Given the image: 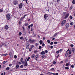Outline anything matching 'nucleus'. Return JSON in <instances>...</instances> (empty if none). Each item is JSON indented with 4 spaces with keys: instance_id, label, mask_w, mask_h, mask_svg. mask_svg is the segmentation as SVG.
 I'll list each match as a JSON object with an SVG mask.
<instances>
[{
    "instance_id": "nucleus-24",
    "label": "nucleus",
    "mask_w": 75,
    "mask_h": 75,
    "mask_svg": "<svg viewBox=\"0 0 75 75\" xmlns=\"http://www.w3.org/2000/svg\"><path fill=\"white\" fill-rule=\"evenodd\" d=\"M73 24H74V22H71V23H70V25H73Z\"/></svg>"
},
{
    "instance_id": "nucleus-46",
    "label": "nucleus",
    "mask_w": 75,
    "mask_h": 75,
    "mask_svg": "<svg viewBox=\"0 0 75 75\" xmlns=\"http://www.w3.org/2000/svg\"><path fill=\"white\" fill-rule=\"evenodd\" d=\"M14 58H15V59H16V58H17V56L16 55H15L14 56Z\"/></svg>"
},
{
    "instance_id": "nucleus-18",
    "label": "nucleus",
    "mask_w": 75,
    "mask_h": 75,
    "mask_svg": "<svg viewBox=\"0 0 75 75\" xmlns=\"http://www.w3.org/2000/svg\"><path fill=\"white\" fill-rule=\"evenodd\" d=\"M41 54L42 55H45V52H44V51H42L41 52Z\"/></svg>"
},
{
    "instance_id": "nucleus-20",
    "label": "nucleus",
    "mask_w": 75,
    "mask_h": 75,
    "mask_svg": "<svg viewBox=\"0 0 75 75\" xmlns=\"http://www.w3.org/2000/svg\"><path fill=\"white\" fill-rule=\"evenodd\" d=\"M28 45H30V44H29V42H27L26 43V46H28Z\"/></svg>"
},
{
    "instance_id": "nucleus-29",
    "label": "nucleus",
    "mask_w": 75,
    "mask_h": 75,
    "mask_svg": "<svg viewBox=\"0 0 75 75\" xmlns=\"http://www.w3.org/2000/svg\"><path fill=\"white\" fill-rule=\"evenodd\" d=\"M45 54H47V53H48V50H45Z\"/></svg>"
},
{
    "instance_id": "nucleus-26",
    "label": "nucleus",
    "mask_w": 75,
    "mask_h": 75,
    "mask_svg": "<svg viewBox=\"0 0 75 75\" xmlns=\"http://www.w3.org/2000/svg\"><path fill=\"white\" fill-rule=\"evenodd\" d=\"M3 11V10L2 9H0V13H2Z\"/></svg>"
},
{
    "instance_id": "nucleus-23",
    "label": "nucleus",
    "mask_w": 75,
    "mask_h": 75,
    "mask_svg": "<svg viewBox=\"0 0 75 75\" xmlns=\"http://www.w3.org/2000/svg\"><path fill=\"white\" fill-rule=\"evenodd\" d=\"M10 69V67H8L7 68H6V70L7 71H8Z\"/></svg>"
},
{
    "instance_id": "nucleus-9",
    "label": "nucleus",
    "mask_w": 75,
    "mask_h": 75,
    "mask_svg": "<svg viewBox=\"0 0 75 75\" xmlns=\"http://www.w3.org/2000/svg\"><path fill=\"white\" fill-rule=\"evenodd\" d=\"M23 58H21V62L22 63H23V64H24V63H25V62L23 61Z\"/></svg>"
},
{
    "instance_id": "nucleus-14",
    "label": "nucleus",
    "mask_w": 75,
    "mask_h": 75,
    "mask_svg": "<svg viewBox=\"0 0 75 75\" xmlns=\"http://www.w3.org/2000/svg\"><path fill=\"white\" fill-rule=\"evenodd\" d=\"M6 42H7L6 41L3 42L2 43V45H0V47H2V46H3V45H4V44H5Z\"/></svg>"
},
{
    "instance_id": "nucleus-58",
    "label": "nucleus",
    "mask_w": 75,
    "mask_h": 75,
    "mask_svg": "<svg viewBox=\"0 0 75 75\" xmlns=\"http://www.w3.org/2000/svg\"><path fill=\"white\" fill-rule=\"evenodd\" d=\"M23 30L24 31V30H25V28H24V27H23Z\"/></svg>"
},
{
    "instance_id": "nucleus-45",
    "label": "nucleus",
    "mask_w": 75,
    "mask_h": 75,
    "mask_svg": "<svg viewBox=\"0 0 75 75\" xmlns=\"http://www.w3.org/2000/svg\"><path fill=\"white\" fill-rule=\"evenodd\" d=\"M57 1L58 3H59V1H60V0H57Z\"/></svg>"
},
{
    "instance_id": "nucleus-28",
    "label": "nucleus",
    "mask_w": 75,
    "mask_h": 75,
    "mask_svg": "<svg viewBox=\"0 0 75 75\" xmlns=\"http://www.w3.org/2000/svg\"><path fill=\"white\" fill-rule=\"evenodd\" d=\"M22 34V33H21V32H19V34L18 35H19L20 36Z\"/></svg>"
},
{
    "instance_id": "nucleus-31",
    "label": "nucleus",
    "mask_w": 75,
    "mask_h": 75,
    "mask_svg": "<svg viewBox=\"0 0 75 75\" xmlns=\"http://www.w3.org/2000/svg\"><path fill=\"white\" fill-rule=\"evenodd\" d=\"M72 3L74 4H75V1L74 0H73L72 1Z\"/></svg>"
},
{
    "instance_id": "nucleus-48",
    "label": "nucleus",
    "mask_w": 75,
    "mask_h": 75,
    "mask_svg": "<svg viewBox=\"0 0 75 75\" xmlns=\"http://www.w3.org/2000/svg\"><path fill=\"white\" fill-rule=\"evenodd\" d=\"M18 67H19V66H16V69H17V68H18Z\"/></svg>"
},
{
    "instance_id": "nucleus-57",
    "label": "nucleus",
    "mask_w": 75,
    "mask_h": 75,
    "mask_svg": "<svg viewBox=\"0 0 75 75\" xmlns=\"http://www.w3.org/2000/svg\"><path fill=\"white\" fill-rule=\"evenodd\" d=\"M51 70H52V71H54V68H52Z\"/></svg>"
},
{
    "instance_id": "nucleus-15",
    "label": "nucleus",
    "mask_w": 75,
    "mask_h": 75,
    "mask_svg": "<svg viewBox=\"0 0 75 75\" xmlns=\"http://www.w3.org/2000/svg\"><path fill=\"white\" fill-rule=\"evenodd\" d=\"M21 64V62H17V64H17L16 65V66H19V65L18 64H19V65H20Z\"/></svg>"
},
{
    "instance_id": "nucleus-12",
    "label": "nucleus",
    "mask_w": 75,
    "mask_h": 75,
    "mask_svg": "<svg viewBox=\"0 0 75 75\" xmlns=\"http://www.w3.org/2000/svg\"><path fill=\"white\" fill-rule=\"evenodd\" d=\"M38 57H39L38 55H36L35 57V60H36V61H38Z\"/></svg>"
},
{
    "instance_id": "nucleus-38",
    "label": "nucleus",
    "mask_w": 75,
    "mask_h": 75,
    "mask_svg": "<svg viewBox=\"0 0 75 75\" xmlns=\"http://www.w3.org/2000/svg\"><path fill=\"white\" fill-rule=\"evenodd\" d=\"M66 14V12H64L63 13V16H65V15Z\"/></svg>"
},
{
    "instance_id": "nucleus-59",
    "label": "nucleus",
    "mask_w": 75,
    "mask_h": 75,
    "mask_svg": "<svg viewBox=\"0 0 75 75\" xmlns=\"http://www.w3.org/2000/svg\"><path fill=\"white\" fill-rule=\"evenodd\" d=\"M59 54H58L57 56H56V58H58V57H59Z\"/></svg>"
},
{
    "instance_id": "nucleus-33",
    "label": "nucleus",
    "mask_w": 75,
    "mask_h": 75,
    "mask_svg": "<svg viewBox=\"0 0 75 75\" xmlns=\"http://www.w3.org/2000/svg\"><path fill=\"white\" fill-rule=\"evenodd\" d=\"M30 59V57H29L27 59V61H29Z\"/></svg>"
},
{
    "instance_id": "nucleus-50",
    "label": "nucleus",
    "mask_w": 75,
    "mask_h": 75,
    "mask_svg": "<svg viewBox=\"0 0 75 75\" xmlns=\"http://www.w3.org/2000/svg\"><path fill=\"white\" fill-rule=\"evenodd\" d=\"M37 52H38V51L37 50H35L34 51V53H37Z\"/></svg>"
},
{
    "instance_id": "nucleus-60",
    "label": "nucleus",
    "mask_w": 75,
    "mask_h": 75,
    "mask_svg": "<svg viewBox=\"0 0 75 75\" xmlns=\"http://www.w3.org/2000/svg\"><path fill=\"white\" fill-rule=\"evenodd\" d=\"M12 55V53L11 52H10L9 53V55Z\"/></svg>"
},
{
    "instance_id": "nucleus-22",
    "label": "nucleus",
    "mask_w": 75,
    "mask_h": 75,
    "mask_svg": "<svg viewBox=\"0 0 75 75\" xmlns=\"http://www.w3.org/2000/svg\"><path fill=\"white\" fill-rule=\"evenodd\" d=\"M35 57V55L34 54H33L31 56V58H34Z\"/></svg>"
},
{
    "instance_id": "nucleus-42",
    "label": "nucleus",
    "mask_w": 75,
    "mask_h": 75,
    "mask_svg": "<svg viewBox=\"0 0 75 75\" xmlns=\"http://www.w3.org/2000/svg\"><path fill=\"white\" fill-rule=\"evenodd\" d=\"M53 64H56V62L55 61L53 62Z\"/></svg>"
},
{
    "instance_id": "nucleus-64",
    "label": "nucleus",
    "mask_w": 75,
    "mask_h": 75,
    "mask_svg": "<svg viewBox=\"0 0 75 75\" xmlns=\"http://www.w3.org/2000/svg\"><path fill=\"white\" fill-rule=\"evenodd\" d=\"M50 48H51V49H52V48H53V46H51L50 47Z\"/></svg>"
},
{
    "instance_id": "nucleus-34",
    "label": "nucleus",
    "mask_w": 75,
    "mask_h": 75,
    "mask_svg": "<svg viewBox=\"0 0 75 75\" xmlns=\"http://www.w3.org/2000/svg\"><path fill=\"white\" fill-rule=\"evenodd\" d=\"M47 42L48 44H50V40H47Z\"/></svg>"
},
{
    "instance_id": "nucleus-17",
    "label": "nucleus",
    "mask_w": 75,
    "mask_h": 75,
    "mask_svg": "<svg viewBox=\"0 0 75 75\" xmlns=\"http://www.w3.org/2000/svg\"><path fill=\"white\" fill-rule=\"evenodd\" d=\"M72 51L73 53H74L75 52V49L74 48H72Z\"/></svg>"
},
{
    "instance_id": "nucleus-43",
    "label": "nucleus",
    "mask_w": 75,
    "mask_h": 75,
    "mask_svg": "<svg viewBox=\"0 0 75 75\" xmlns=\"http://www.w3.org/2000/svg\"><path fill=\"white\" fill-rule=\"evenodd\" d=\"M20 40H23V37H21L20 38Z\"/></svg>"
},
{
    "instance_id": "nucleus-3",
    "label": "nucleus",
    "mask_w": 75,
    "mask_h": 75,
    "mask_svg": "<svg viewBox=\"0 0 75 75\" xmlns=\"http://www.w3.org/2000/svg\"><path fill=\"white\" fill-rule=\"evenodd\" d=\"M66 21H67L66 20L63 21L61 24V26H63V25H64V24H65V23H66Z\"/></svg>"
},
{
    "instance_id": "nucleus-35",
    "label": "nucleus",
    "mask_w": 75,
    "mask_h": 75,
    "mask_svg": "<svg viewBox=\"0 0 75 75\" xmlns=\"http://www.w3.org/2000/svg\"><path fill=\"white\" fill-rule=\"evenodd\" d=\"M6 62H7V61H4V62H3V64H6Z\"/></svg>"
},
{
    "instance_id": "nucleus-4",
    "label": "nucleus",
    "mask_w": 75,
    "mask_h": 75,
    "mask_svg": "<svg viewBox=\"0 0 75 75\" xmlns=\"http://www.w3.org/2000/svg\"><path fill=\"white\" fill-rule=\"evenodd\" d=\"M25 63H24V64L25 65V66H28V64H27V59H25Z\"/></svg>"
},
{
    "instance_id": "nucleus-41",
    "label": "nucleus",
    "mask_w": 75,
    "mask_h": 75,
    "mask_svg": "<svg viewBox=\"0 0 75 75\" xmlns=\"http://www.w3.org/2000/svg\"><path fill=\"white\" fill-rule=\"evenodd\" d=\"M32 48H30L29 49V51H31V50H32Z\"/></svg>"
},
{
    "instance_id": "nucleus-13",
    "label": "nucleus",
    "mask_w": 75,
    "mask_h": 75,
    "mask_svg": "<svg viewBox=\"0 0 75 75\" xmlns=\"http://www.w3.org/2000/svg\"><path fill=\"white\" fill-rule=\"evenodd\" d=\"M65 27L66 28H68L69 27V23H67L65 25Z\"/></svg>"
},
{
    "instance_id": "nucleus-5",
    "label": "nucleus",
    "mask_w": 75,
    "mask_h": 75,
    "mask_svg": "<svg viewBox=\"0 0 75 75\" xmlns=\"http://www.w3.org/2000/svg\"><path fill=\"white\" fill-rule=\"evenodd\" d=\"M27 16V15L26 14L23 17H22L20 19V21H21L23 20V19L25 18V16Z\"/></svg>"
},
{
    "instance_id": "nucleus-19",
    "label": "nucleus",
    "mask_w": 75,
    "mask_h": 75,
    "mask_svg": "<svg viewBox=\"0 0 75 75\" xmlns=\"http://www.w3.org/2000/svg\"><path fill=\"white\" fill-rule=\"evenodd\" d=\"M8 55V54L7 53L6 54H2L1 55L2 56H6V55Z\"/></svg>"
},
{
    "instance_id": "nucleus-39",
    "label": "nucleus",
    "mask_w": 75,
    "mask_h": 75,
    "mask_svg": "<svg viewBox=\"0 0 75 75\" xmlns=\"http://www.w3.org/2000/svg\"><path fill=\"white\" fill-rule=\"evenodd\" d=\"M65 69H67V70H68L69 69V67H65Z\"/></svg>"
},
{
    "instance_id": "nucleus-63",
    "label": "nucleus",
    "mask_w": 75,
    "mask_h": 75,
    "mask_svg": "<svg viewBox=\"0 0 75 75\" xmlns=\"http://www.w3.org/2000/svg\"><path fill=\"white\" fill-rule=\"evenodd\" d=\"M59 52L58 51H57L56 52L57 54H58V53H59Z\"/></svg>"
},
{
    "instance_id": "nucleus-49",
    "label": "nucleus",
    "mask_w": 75,
    "mask_h": 75,
    "mask_svg": "<svg viewBox=\"0 0 75 75\" xmlns=\"http://www.w3.org/2000/svg\"><path fill=\"white\" fill-rule=\"evenodd\" d=\"M28 28L29 29H30V25H29L28 26Z\"/></svg>"
},
{
    "instance_id": "nucleus-36",
    "label": "nucleus",
    "mask_w": 75,
    "mask_h": 75,
    "mask_svg": "<svg viewBox=\"0 0 75 75\" xmlns=\"http://www.w3.org/2000/svg\"><path fill=\"white\" fill-rule=\"evenodd\" d=\"M10 58H13V54L10 55Z\"/></svg>"
},
{
    "instance_id": "nucleus-27",
    "label": "nucleus",
    "mask_w": 75,
    "mask_h": 75,
    "mask_svg": "<svg viewBox=\"0 0 75 75\" xmlns=\"http://www.w3.org/2000/svg\"><path fill=\"white\" fill-rule=\"evenodd\" d=\"M68 56V53H67V52L66 53V54H65V57H67V56Z\"/></svg>"
},
{
    "instance_id": "nucleus-44",
    "label": "nucleus",
    "mask_w": 75,
    "mask_h": 75,
    "mask_svg": "<svg viewBox=\"0 0 75 75\" xmlns=\"http://www.w3.org/2000/svg\"><path fill=\"white\" fill-rule=\"evenodd\" d=\"M45 57V56L44 55H42L41 56V57L42 58H44Z\"/></svg>"
},
{
    "instance_id": "nucleus-52",
    "label": "nucleus",
    "mask_w": 75,
    "mask_h": 75,
    "mask_svg": "<svg viewBox=\"0 0 75 75\" xmlns=\"http://www.w3.org/2000/svg\"><path fill=\"white\" fill-rule=\"evenodd\" d=\"M71 47H74V45H73V44H71L70 45Z\"/></svg>"
},
{
    "instance_id": "nucleus-25",
    "label": "nucleus",
    "mask_w": 75,
    "mask_h": 75,
    "mask_svg": "<svg viewBox=\"0 0 75 75\" xmlns=\"http://www.w3.org/2000/svg\"><path fill=\"white\" fill-rule=\"evenodd\" d=\"M39 42H40V44H42V42H43L42 41L40 40L39 41Z\"/></svg>"
},
{
    "instance_id": "nucleus-30",
    "label": "nucleus",
    "mask_w": 75,
    "mask_h": 75,
    "mask_svg": "<svg viewBox=\"0 0 75 75\" xmlns=\"http://www.w3.org/2000/svg\"><path fill=\"white\" fill-rule=\"evenodd\" d=\"M57 35V33L55 34L53 36L54 37H56V35Z\"/></svg>"
},
{
    "instance_id": "nucleus-47",
    "label": "nucleus",
    "mask_w": 75,
    "mask_h": 75,
    "mask_svg": "<svg viewBox=\"0 0 75 75\" xmlns=\"http://www.w3.org/2000/svg\"><path fill=\"white\" fill-rule=\"evenodd\" d=\"M31 48H33L34 47V45H32L31 46Z\"/></svg>"
},
{
    "instance_id": "nucleus-6",
    "label": "nucleus",
    "mask_w": 75,
    "mask_h": 75,
    "mask_svg": "<svg viewBox=\"0 0 75 75\" xmlns=\"http://www.w3.org/2000/svg\"><path fill=\"white\" fill-rule=\"evenodd\" d=\"M48 17V15L47 14H45L44 15V18L45 20H47V18Z\"/></svg>"
},
{
    "instance_id": "nucleus-21",
    "label": "nucleus",
    "mask_w": 75,
    "mask_h": 75,
    "mask_svg": "<svg viewBox=\"0 0 75 75\" xmlns=\"http://www.w3.org/2000/svg\"><path fill=\"white\" fill-rule=\"evenodd\" d=\"M26 46V49H28H28H29V48H30V45Z\"/></svg>"
},
{
    "instance_id": "nucleus-8",
    "label": "nucleus",
    "mask_w": 75,
    "mask_h": 75,
    "mask_svg": "<svg viewBox=\"0 0 75 75\" xmlns=\"http://www.w3.org/2000/svg\"><path fill=\"white\" fill-rule=\"evenodd\" d=\"M69 16V13H67V14L65 17H64V18L65 19H66V18H67L68 17V16Z\"/></svg>"
},
{
    "instance_id": "nucleus-54",
    "label": "nucleus",
    "mask_w": 75,
    "mask_h": 75,
    "mask_svg": "<svg viewBox=\"0 0 75 75\" xmlns=\"http://www.w3.org/2000/svg\"><path fill=\"white\" fill-rule=\"evenodd\" d=\"M28 23H27L25 24V26H27L28 25Z\"/></svg>"
},
{
    "instance_id": "nucleus-56",
    "label": "nucleus",
    "mask_w": 75,
    "mask_h": 75,
    "mask_svg": "<svg viewBox=\"0 0 75 75\" xmlns=\"http://www.w3.org/2000/svg\"><path fill=\"white\" fill-rule=\"evenodd\" d=\"M21 21H20L19 22V24H21Z\"/></svg>"
},
{
    "instance_id": "nucleus-32",
    "label": "nucleus",
    "mask_w": 75,
    "mask_h": 75,
    "mask_svg": "<svg viewBox=\"0 0 75 75\" xmlns=\"http://www.w3.org/2000/svg\"><path fill=\"white\" fill-rule=\"evenodd\" d=\"M70 19H71V20H72V18H73L71 16H70L69 17Z\"/></svg>"
},
{
    "instance_id": "nucleus-51",
    "label": "nucleus",
    "mask_w": 75,
    "mask_h": 75,
    "mask_svg": "<svg viewBox=\"0 0 75 75\" xmlns=\"http://www.w3.org/2000/svg\"><path fill=\"white\" fill-rule=\"evenodd\" d=\"M50 45H52L53 44V42H51L50 44Z\"/></svg>"
},
{
    "instance_id": "nucleus-7",
    "label": "nucleus",
    "mask_w": 75,
    "mask_h": 75,
    "mask_svg": "<svg viewBox=\"0 0 75 75\" xmlns=\"http://www.w3.org/2000/svg\"><path fill=\"white\" fill-rule=\"evenodd\" d=\"M35 41V40H32L31 39L29 40V42H30V43H33Z\"/></svg>"
},
{
    "instance_id": "nucleus-1",
    "label": "nucleus",
    "mask_w": 75,
    "mask_h": 75,
    "mask_svg": "<svg viewBox=\"0 0 75 75\" xmlns=\"http://www.w3.org/2000/svg\"><path fill=\"white\" fill-rule=\"evenodd\" d=\"M13 4L14 5H17L18 4V1L17 0H14L13 1Z\"/></svg>"
},
{
    "instance_id": "nucleus-37",
    "label": "nucleus",
    "mask_w": 75,
    "mask_h": 75,
    "mask_svg": "<svg viewBox=\"0 0 75 75\" xmlns=\"http://www.w3.org/2000/svg\"><path fill=\"white\" fill-rule=\"evenodd\" d=\"M54 44H58V42H54Z\"/></svg>"
},
{
    "instance_id": "nucleus-16",
    "label": "nucleus",
    "mask_w": 75,
    "mask_h": 75,
    "mask_svg": "<svg viewBox=\"0 0 75 75\" xmlns=\"http://www.w3.org/2000/svg\"><path fill=\"white\" fill-rule=\"evenodd\" d=\"M71 52L72 51L71 50H70L69 52V55H70V54H71Z\"/></svg>"
},
{
    "instance_id": "nucleus-10",
    "label": "nucleus",
    "mask_w": 75,
    "mask_h": 75,
    "mask_svg": "<svg viewBox=\"0 0 75 75\" xmlns=\"http://www.w3.org/2000/svg\"><path fill=\"white\" fill-rule=\"evenodd\" d=\"M19 8H21L23 7V4L22 3H21L19 5Z\"/></svg>"
},
{
    "instance_id": "nucleus-61",
    "label": "nucleus",
    "mask_w": 75,
    "mask_h": 75,
    "mask_svg": "<svg viewBox=\"0 0 75 75\" xmlns=\"http://www.w3.org/2000/svg\"><path fill=\"white\" fill-rule=\"evenodd\" d=\"M55 75H58V73H56L55 74Z\"/></svg>"
},
{
    "instance_id": "nucleus-55",
    "label": "nucleus",
    "mask_w": 75,
    "mask_h": 75,
    "mask_svg": "<svg viewBox=\"0 0 75 75\" xmlns=\"http://www.w3.org/2000/svg\"><path fill=\"white\" fill-rule=\"evenodd\" d=\"M45 45V44L43 43L42 45V46L43 47H44V46Z\"/></svg>"
},
{
    "instance_id": "nucleus-2",
    "label": "nucleus",
    "mask_w": 75,
    "mask_h": 75,
    "mask_svg": "<svg viewBox=\"0 0 75 75\" xmlns=\"http://www.w3.org/2000/svg\"><path fill=\"white\" fill-rule=\"evenodd\" d=\"M10 18H11V17L10 15L9 14L6 15V19L8 20H9L10 19Z\"/></svg>"
},
{
    "instance_id": "nucleus-40",
    "label": "nucleus",
    "mask_w": 75,
    "mask_h": 75,
    "mask_svg": "<svg viewBox=\"0 0 75 75\" xmlns=\"http://www.w3.org/2000/svg\"><path fill=\"white\" fill-rule=\"evenodd\" d=\"M42 48V47H41V46H39V50H40V49H41Z\"/></svg>"
},
{
    "instance_id": "nucleus-53",
    "label": "nucleus",
    "mask_w": 75,
    "mask_h": 75,
    "mask_svg": "<svg viewBox=\"0 0 75 75\" xmlns=\"http://www.w3.org/2000/svg\"><path fill=\"white\" fill-rule=\"evenodd\" d=\"M66 66H68V65H69V63H67L66 64Z\"/></svg>"
},
{
    "instance_id": "nucleus-11",
    "label": "nucleus",
    "mask_w": 75,
    "mask_h": 75,
    "mask_svg": "<svg viewBox=\"0 0 75 75\" xmlns=\"http://www.w3.org/2000/svg\"><path fill=\"white\" fill-rule=\"evenodd\" d=\"M8 26L7 25H6L5 26V29L6 30H7L8 29Z\"/></svg>"
},
{
    "instance_id": "nucleus-62",
    "label": "nucleus",
    "mask_w": 75,
    "mask_h": 75,
    "mask_svg": "<svg viewBox=\"0 0 75 75\" xmlns=\"http://www.w3.org/2000/svg\"><path fill=\"white\" fill-rule=\"evenodd\" d=\"M33 24H32L30 25V27H33Z\"/></svg>"
}]
</instances>
